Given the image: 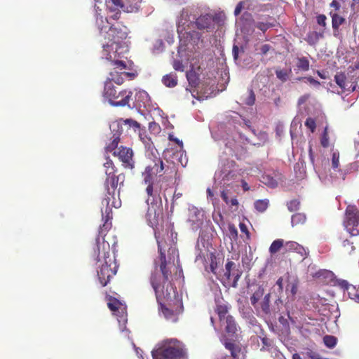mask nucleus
<instances>
[{
    "label": "nucleus",
    "instance_id": "obj_1",
    "mask_svg": "<svg viewBox=\"0 0 359 359\" xmlns=\"http://www.w3.org/2000/svg\"><path fill=\"white\" fill-rule=\"evenodd\" d=\"M158 260L154 261V269L149 282L155 292L160 310L166 320L176 323L182 313L184 306L182 299L171 283L172 272L162 250L161 242L158 241Z\"/></svg>",
    "mask_w": 359,
    "mask_h": 359
},
{
    "label": "nucleus",
    "instance_id": "obj_2",
    "mask_svg": "<svg viewBox=\"0 0 359 359\" xmlns=\"http://www.w3.org/2000/svg\"><path fill=\"white\" fill-rule=\"evenodd\" d=\"M96 24L100 29V35L104 38L102 42V55L116 68L126 69V64L121 58L123 53L127 51L126 47L123 44L128 34L126 26L120 22L109 26L108 18L102 15L96 18Z\"/></svg>",
    "mask_w": 359,
    "mask_h": 359
},
{
    "label": "nucleus",
    "instance_id": "obj_3",
    "mask_svg": "<svg viewBox=\"0 0 359 359\" xmlns=\"http://www.w3.org/2000/svg\"><path fill=\"white\" fill-rule=\"evenodd\" d=\"M214 21V17L210 13L199 14L197 9L189 11L188 8H183L177 24V32L180 41L186 36L188 43L197 44L201 34L197 31L187 32V29L195 27L199 30L208 31Z\"/></svg>",
    "mask_w": 359,
    "mask_h": 359
},
{
    "label": "nucleus",
    "instance_id": "obj_4",
    "mask_svg": "<svg viewBox=\"0 0 359 359\" xmlns=\"http://www.w3.org/2000/svg\"><path fill=\"white\" fill-rule=\"evenodd\" d=\"M106 234L107 233L100 236V231L98 232L92 253V257L97 262H101V257L103 258V262L97 271L99 281L103 287L106 286L111 278L116 275L118 269L115 256L110 252V245L104 239Z\"/></svg>",
    "mask_w": 359,
    "mask_h": 359
},
{
    "label": "nucleus",
    "instance_id": "obj_5",
    "mask_svg": "<svg viewBox=\"0 0 359 359\" xmlns=\"http://www.w3.org/2000/svg\"><path fill=\"white\" fill-rule=\"evenodd\" d=\"M123 180L124 176L122 175L106 177L104 182V189L106 194L102 201L101 211L102 218L104 222L100 227V235H104L111 227V219H112V208H118L121 205V201L119 198L117 186L119 180Z\"/></svg>",
    "mask_w": 359,
    "mask_h": 359
},
{
    "label": "nucleus",
    "instance_id": "obj_6",
    "mask_svg": "<svg viewBox=\"0 0 359 359\" xmlns=\"http://www.w3.org/2000/svg\"><path fill=\"white\" fill-rule=\"evenodd\" d=\"M175 173L174 163H172V166L167 165L163 163L161 158L155 157L142 173L143 184L147 186L145 191H148L149 188L154 190L156 187L158 191H161V182L171 177Z\"/></svg>",
    "mask_w": 359,
    "mask_h": 359
},
{
    "label": "nucleus",
    "instance_id": "obj_7",
    "mask_svg": "<svg viewBox=\"0 0 359 359\" xmlns=\"http://www.w3.org/2000/svg\"><path fill=\"white\" fill-rule=\"evenodd\" d=\"M158 188L152 189L149 188L148 191H146L147 198L146 203L147 204V211L145 215L147 222L148 225L152 227L155 231V238L158 245V241L161 242L162 250L165 254V250L163 249V241L161 238L160 232L157 231V229L159 222L163 219V209L162 204V199L161 196V191H158Z\"/></svg>",
    "mask_w": 359,
    "mask_h": 359
},
{
    "label": "nucleus",
    "instance_id": "obj_8",
    "mask_svg": "<svg viewBox=\"0 0 359 359\" xmlns=\"http://www.w3.org/2000/svg\"><path fill=\"white\" fill-rule=\"evenodd\" d=\"M184 345L177 339L166 340L152 353L153 358L181 359L185 356Z\"/></svg>",
    "mask_w": 359,
    "mask_h": 359
},
{
    "label": "nucleus",
    "instance_id": "obj_9",
    "mask_svg": "<svg viewBox=\"0 0 359 359\" xmlns=\"http://www.w3.org/2000/svg\"><path fill=\"white\" fill-rule=\"evenodd\" d=\"M133 95L131 90L121 89L114 85L110 81H106L104 87L103 96L109 103L115 107L128 105Z\"/></svg>",
    "mask_w": 359,
    "mask_h": 359
},
{
    "label": "nucleus",
    "instance_id": "obj_10",
    "mask_svg": "<svg viewBox=\"0 0 359 359\" xmlns=\"http://www.w3.org/2000/svg\"><path fill=\"white\" fill-rule=\"evenodd\" d=\"M339 166V154L337 151H333L332 155V168L334 171V177L332 175L327 177L325 172L319 168L315 167V170L318 175L320 180L325 184L333 182L336 179L344 180L348 172L346 170L341 169Z\"/></svg>",
    "mask_w": 359,
    "mask_h": 359
},
{
    "label": "nucleus",
    "instance_id": "obj_11",
    "mask_svg": "<svg viewBox=\"0 0 359 359\" xmlns=\"http://www.w3.org/2000/svg\"><path fill=\"white\" fill-rule=\"evenodd\" d=\"M344 226L353 236L359 235V211L354 205H348L345 212Z\"/></svg>",
    "mask_w": 359,
    "mask_h": 359
},
{
    "label": "nucleus",
    "instance_id": "obj_12",
    "mask_svg": "<svg viewBox=\"0 0 359 359\" xmlns=\"http://www.w3.org/2000/svg\"><path fill=\"white\" fill-rule=\"evenodd\" d=\"M334 81L340 88V90H333L332 92L338 95L346 93L347 95L355 90L356 85L352 82H348L344 73H337L334 76Z\"/></svg>",
    "mask_w": 359,
    "mask_h": 359
},
{
    "label": "nucleus",
    "instance_id": "obj_13",
    "mask_svg": "<svg viewBox=\"0 0 359 359\" xmlns=\"http://www.w3.org/2000/svg\"><path fill=\"white\" fill-rule=\"evenodd\" d=\"M113 156L118 157L125 168L130 169L134 168L133 151L130 148L121 146L117 151L113 152Z\"/></svg>",
    "mask_w": 359,
    "mask_h": 359
},
{
    "label": "nucleus",
    "instance_id": "obj_14",
    "mask_svg": "<svg viewBox=\"0 0 359 359\" xmlns=\"http://www.w3.org/2000/svg\"><path fill=\"white\" fill-rule=\"evenodd\" d=\"M111 128H112L113 131H116L115 133L111 137V142L106 146L105 150L107 153H112L114 151H117L118 144L120 142V136L122 133V131H120V123H114Z\"/></svg>",
    "mask_w": 359,
    "mask_h": 359
},
{
    "label": "nucleus",
    "instance_id": "obj_15",
    "mask_svg": "<svg viewBox=\"0 0 359 359\" xmlns=\"http://www.w3.org/2000/svg\"><path fill=\"white\" fill-rule=\"evenodd\" d=\"M236 162L233 161H228L223 168L217 172L219 178L222 180H231L234 179L236 176L234 168L236 166Z\"/></svg>",
    "mask_w": 359,
    "mask_h": 359
},
{
    "label": "nucleus",
    "instance_id": "obj_16",
    "mask_svg": "<svg viewBox=\"0 0 359 359\" xmlns=\"http://www.w3.org/2000/svg\"><path fill=\"white\" fill-rule=\"evenodd\" d=\"M236 267V264L231 260H227L226 264H225V271L224 273V278L225 280H227L228 282L230 280L231 277L233 276V280L231 284V286L233 287H237V283L241 277V273L237 272L236 273L234 272H232V271Z\"/></svg>",
    "mask_w": 359,
    "mask_h": 359
},
{
    "label": "nucleus",
    "instance_id": "obj_17",
    "mask_svg": "<svg viewBox=\"0 0 359 359\" xmlns=\"http://www.w3.org/2000/svg\"><path fill=\"white\" fill-rule=\"evenodd\" d=\"M280 324L279 330V336L281 340L286 344H290V328L288 319L284 316H280L278 319Z\"/></svg>",
    "mask_w": 359,
    "mask_h": 359
},
{
    "label": "nucleus",
    "instance_id": "obj_18",
    "mask_svg": "<svg viewBox=\"0 0 359 359\" xmlns=\"http://www.w3.org/2000/svg\"><path fill=\"white\" fill-rule=\"evenodd\" d=\"M208 259L209 262L210 271L217 276V269L222 264L223 258H221L219 255H217L215 252H210L208 255Z\"/></svg>",
    "mask_w": 359,
    "mask_h": 359
},
{
    "label": "nucleus",
    "instance_id": "obj_19",
    "mask_svg": "<svg viewBox=\"0 0 359 359\" xmlns=\"http://www.w3.org/2000/svg\"><path fill=\"white\" fill-rule=\"evenodd\" d=\"M309 255V251L299 244L293 242V259L302 262L306 260Z\"/></svg>",
    "mask_w": 359,
    "mask_h": 359
},
{
    "label": "nucleus",
    "instance_id": "obj_20",
    "mask_svg": "<svg viewBox=\"0 0 359 359\" xmlns=\"http://www.w3.org/2000/svg\"><path fill=\"white\" fill-rule=\"evenodd\" d=\"M324 34L323 29L311 31L307 33L304 39L310 46H316L320 39L324 38Z\"/></svg>",
    "mask_w": 359,
    "mask_h": 359
},
{
    "label": "nucleus",
    "instance_id": "obj_21",
    "mask_svg": "<svg viewBox=\"0 0 359 359\" xmlns=\"http://www.w3.org/2000/svg\"><path fill=\"white\" fill-rule=\"evenodd\" d=\"M225 348L229 351L231 355H226L224 359H238L241 348L234 341H226L224 343Z\"/></svg>",
    "mask_w": 359,
    "mask_h": 359
},
{
    "label": "nucleus",
    "instance_id": "obj_22",
    "mask_svg": "<svg viewBox=\"0 0 359 359\" xmlns=\"http://www.w3.org/2000/svg\"><path fill=\"white\" fill-rule=\"evenodd\" d=\"M220 323L224 325V330L228 334L233 335L236 334L238 327L232 316H229L224 321Z\"/></svg>",
    "mask_w": 359,
    "mask_h": 359
},
{
    "label": "nucleus",
    "instance_id": "obj_23",
    "mask_svg": "<svg viewBox=\"0 0 359 359\" xmlns=\"http://www.w3.org/2000/svg\"><path fill=\"white\" fill-rule=\"evenodd\" d=\"M106 5L109 11H116L122 9L124 11H130L128 7L124 4L123 0H107Z\"/></svg>",
    "mask_w": 359,
    "mask_h": 359
},
{
    "label": "nucleus",
    "instance_id": "obj_24",
    "mask_svg": "<svg viewBox=\"0 0 359 359\" xmlns=\"http://www.w3.org/2000/svg\"><path fill=\"white\" fill-rule=\"evenodd\" d=\"M309 57L297 55L296 57L295 67L296 70L300 72H306L309 69L310 62Z\"/></svg>",
    "mask_w": 359,
    "mask_h": 359
},
{
    "label": "nucleus",
    "instance_id": "obj_25",
    "mask_svg": "<svg viewBox=\"0 0 359 359\" xmlns=\"http://www.w3.org/2000/svg\"><path fill=\"white\" fill-rule=\"evenodd\" d=\"M201 212L198 210H195L194 214L191 213L189 217V222L193 230H198L203 224V219L199 218Z\"/></svg>",
    "mask_w": 359,
    "mask_h": 359
},
{
    "label": "nucleus",
    "instance_id": "obj_26",
    "mask_svg": "<svg viewBox=\"0 0 359 359\" xmlns=\"http://www.w3.org/2000/svg\"><path fill=\"white\" fill-rule=\"evenodd\" d=\"M299 202L293 200V212L298 209ZM306 216L303 212H293V226L297 224H303L306 222Z\"/></svg>",
    "mask_w": 359,
    "mask_h": 359
},
{
    "label": "nucleus",
    "instance_id": "obj_27",
    "mask_svg": "<svg viewBox=\"0 0 359 359\" xmlns=\"http://www.w3.org/2000/svg\"><path fill=\"white\" fill-rule=\"evenodd\" d=\"M276 284L278 285L280 290H283V288H285L286 291H288L290 290L292 291V286L290 284V276L289 273H287L283 276L279 278L276 282Z\"/></svg>",
    "mask_w": 359,
    "mask_h": 359
},
{
    "label": "nucleus",
    "instance_id": "obj_28",
    "mask_svg": "<svg viewBox=\"0 0 359 359\" xmlns=\"http://www.w3.org/2000/svg\"><path fill=\"white\" fill-rule=\"evenodd\" d=\"M110 65H111V66H112L114 67V69H116V68L114 66H113L111 63H110ZM117 69L121 70L120 69H118V68H117ZM123 75V74H122V72H119L116 70L111 71L109 73L110 77L108 78V79L107 81H110L111 82L115 83L117 85H121L124 81V79L122 76Z\"/></svg>",
    "mask_w": 359,
    "mask_h": 359
},
{
    "label": "nucleus",
    "instance_id": "obj_29",
    "mask_svg": "<svg viewBox=\"0 0 359 359\" xmlns=\"http://www.w3.org/2000/svg\"><path fill=\"white\" fill-rule=\"evenodd\" d=\"M163 83L168 88H173L177 84V76L175 73H170L163 76Z\"/></svg>",
    "mask_w": 359,
    "mask_h": 359
},
{
    "label": "nucleus",
    "instance_id": "obj_30",
    "mask_svg": "<svg viewBox=\"0 0 359 359\" xmlns=\"http://www.w3.org/2000/svg\"><path fill=\"white\" fill-rule=\"evenodd\" d=\"M216 313L218 315L219 320L220 322L224 321L226 317H228L229 315V307L226 304H219L217 305Z\"/></svg>",
    "mask_w": 359,
    "mask_h": 359
},
{
    "label": "nucleus",
    "instance_id": "obj_31",
    "mask_svg": "<svg viewBox=\"0 0 359 359\" xmlns=\"http://www.w3.org/2000/svg\"><path fill=\"white\" fill-rule=\"evenodd\" d=\"M297 181H302L306 177V168L303 163H297L294 167Z\"/></svg>",
    "mask_w": 359,
    "mask_h": 359
},
{
    "label": "nucleus",
    "instance_id": "obj_32",
    "mask_svg": "<svg viewBox=\"0 0 359 359\" xmlns=\"http://www.w3.org/2000/svg\"><path fill=\"white\" fill-rule=\"evenodd\" d=\"M330 14L332 17V26L333 29H338L339 26L345 22V19L332 11H331Z\"/></svg>",
    "mask_w": 359,
    "mask_h": 359
},
{
    "label": "nucleus",
    "instance_id": "obj_33",
    "mask_svg": "<svg viewBox=\"0 0 359 359\" xmlns=\"http://www.w3.org/2000/svg\"><path fill=\"white\" fill-rule=\"evenodd\" d=\"M316 276H318V278H322L325 279V281L327 283L332 281L334 277V274L333 273L332 271L325 269L318 271L316 273Z\"/></svg>",
    "mask_w": 359,
    "mask_h": 359
},
{
    "label": "nucleus",
    "instance_id": "obj_34",
    "mask_svg": "<svg viewBox=\"0 0 359 359\" xmlns=\"http://www.w3.org/2000/svg\"><path fill=\"white\" fill-rule=\"evenodd\" d=\"M264 293V288L261 286H259L257 287V290H255L254 292V293L252 294V295L250 297L251 304L255 307L258 301L263 297Z\"/></svg>",
    "mask_w": 359,
    "mask_h": 359
},
{
    "label": "nucleus",
    "instance_id": "obj_35",
    "mask_svg": "<svg viewBox=\"0 0 359 359\" xmlns=\"http://www.w3.org/2000/svg\"><path fill=\"white\" fill-rule=\"evenodd\" d=\"M324 345L328 348H334L337 344V338L332 335H325L323 339Z\"/></svg>",
    "mask_w": 359,
    "mask_h": 359
},
{
    "label": "nucleus",
    "instance_id": "obj_36",
    "mask_svg": "<svg viewBox=\"0 0 359 359\" xmlns=\"http://www.w3.org/2000/svg\"><path fill=\"white\" fill-rule=\"evenodd\" d=\"M109 309L113 312H118V310L121 309L122 304L117 299L111 297L107 303Z\"/></svg>",
    "mask_w": 359,
    "mask_h": 359
},
{
    "label": "nucleus",
    "instance_id": "obj_37",
    "mask_svg": "<svg viewBox=\"0 0 359 359\" xmlns=\"http://www.w3.org/2000/svg\"><path fill=\"white\" fill-rule=\"evenodd\" d=\"M283 240L277 239L275 240L269 248V252L271 254H275L278 252L283 246Z\"/></svg>",
    "mask_w": 359,
    "mask_h": 359
},
{
    "label": "nucleus",
    "instance_id": "obj_38",
    "mask_svg": "<svg viewBox=\"0 0 359 359\" xmlns=\"http://www.w3.org/2000/svg\"><path fill=\"white\" fill-rule=\"evenodd\" d=\"M268 206L269 200L267 199L257 200L255 202V209L260 212H264L267 209Z\"/></svg>",
    "mask_w": 359,
    "mask_h": 359
},
{
    "label": "nucleus",
    "instance_id": "obj_39",
    "mask_svg": "<svg viewBox=\"0 0 359 359\" xmlns=\"http://www.w3.org/2000/svg\"><path fill=\"white\" fill-rule=\"evenodd\" d=\"M187 78L189 83L192 87H196L198 84V76L194 72H189L187 73Z\"/></svg>",
    "mask_w": 359,
    "mask_h": 359
},
{
    "label": "nucleus",
    "instance_id": "obj_40",
    "mask_svg": "<svg viewBox=\"0 0 359 359\" xmlns=\"http://www.w3.org/2000/svg\"><path fill=\"white\" fill-rule=\"evenodd\" d=\"M348 294L350 299L357 303H359V288L356 289L355 286L350 287Z\"/></svg>",
    "mask_w": 359,
    "mask_h": 359
},
{
    "label": "nucleus",
    "instance_id": "obj_41",
    "mask_svg": "<svg viewBox=\"0 0 359 359\" xmlns=\"http://www.w3.org/2000/svg\"><path fill=\"white\" fill-rule=\"evenodd\" d=\"M326 20H327V18L323 14H320V15H317V17H316L317 23L319 26H320V28L319 29H323V33H325V31L326 29V26H327Z\"/></svg>",
    "mask_w": 359,
    "mask_h": 359
},
{
    "label": "nucleus",
    "instance_id": "obj_42",
    "mask_svg": "<svg viewBox=\"0 0 359 359\" xmlns=\"http://www.w3.org/2000/svg\"><path fill=\"white\" fill-rule=\"evenodd\" d=\"M121 121H123L126 125H128V126L132 128L134 131H137L140 128V124L137 121L131 118H127L125 120L121 119Z\"/></svg>",
    "mask_w": 359,
    "mask_h": 359
},
{
    "label": "nucleus",
    "instance_id": "obj_43",
    "mask_svg": "<svg viewBox=\"0 0 359 359\" xmlns=\"http://www.w3.org/2000/svg\"><path fill=\"white\" fill-rule=\"evenodd\" d=\"M320 143L323 147H327L329 146V137L327 134V126L324 128L323 133L320 138Z\"/></svg>",
    "mask_w": 359,
    "mask_h": 359
},
{
    "label": "nucleus",
    "instance_id": "obj_44",
    "mask_svg": "<svg viewBox=\"0 0 359 359\" xmlns=\"http://www.w3.org/2000/svg\"><path fill=\"white\" fill-rule=\"evenodd\" d=\"M269 298L270 294H267L264 296V298L262 302V309L265 313H269Z\"/></svg>",
    "mask_w": 359,
    "mask_h": 359
},
{
    "label": "nucleus",
    "instance_id": "obj_45",
    "mask_svg": "<svg viewBox=\"0 0 359 359\" xmlns=\"http://www.w3.org/2000/svg\"><path fill=\"white\" fill-rule=\"evenodd\" d=\"M261 340H262V344H263V346L262 348V349H264V350H269V348L272 346L273 345V340H271V339L268 338L267 337L264 336L263 337L261 338Z\"/></svg>",
    "mask_w": 359,
    "mask_h": 359
},
{
    "label": "nucleus",
    "instance_id": "obj_46",
    "mask_svg": "<svg viewBox=\"0 0 359 359\" xmlns=\"http://www.w3.org/2000/svg\"><path fill=\"white\" fill-rule=\"evenodd\" d=\"M255 102V95L252 89L249 90L248 97L244 100L245 104L252 106Z\"/></svg>",
    "mask_w": 359,
    "mask_h": 359
},
{
    "label": "nucleus",
    "instance_id": "obj_47",
    "mask_svg": "<svg viewBox=\"0 0 359 359\" xmlns=\"http://www.w3.org/2000/svg\"><path fill=\"white\" fill-rule=\"evenodd\" d=\"M149 130L154 134H158L161 132V127L158 123L156 122H151L149 124Z\"/></svg>",
    "mask_w": 359,
    "mask_h": 359
},
{
    "label": "nucleus",
    "instance_id": "obj_48",
    "mask_svg": "<svg viewBox=\"0 0 359 359\" xmlns=\"http://www.w3.org/2000/svg\"><path fill=\"white\" fill-rule=\"evenodd\" d=\"M256 27L259 29L262 30V32H266L269 27H271L273 26V24L269 22H258L256 24Z\"/></svg>",
    "mask_w": 359,
    "mask_h": 359
},
{
    "label": "nucleus",
    "instance_id": "obj_49",
    "mask_svg": "<svg viewBox=\"0 0 359 359\" xmlns=\"http://www.w3.org/2000/svg\"><path fill=\"white\" fill-rule=\"evenodd\" d=\"M305 126L313 133L316 128V122L313 118L309 117L305 121Z\"/></svg>",
    "mask_w": 359,
    "mask_h": 359
},
{
    "label": "nucleus",
    "instance_id": "obj_50",
    "mask_svg": "<svg viewBox=\"0 0 359 359\" xmlns=\"http://www.w3.org/2000/svg\"><path fill=\"white\" fill-rule=\"evenodd\" d=\"M276 76L282 81H285L288 79V74L284 70H276Z\"/></svg>",
    "mask_w": 359,
    "mask_h": 359
},
{
    "label": "nucleus",
    "instance_id": "obj_51",
    "mask_svg": "<svg viewBox=\"0 0 359 359\" xmlns=\"http://www.w3.org/2000/svg\"><path fill=\"white\" fill-rule=\"evenodd\" d=\"M173 68L176 71L184 72V66L180 60H175L173 62Z\"/></svg>",
    "mask_w": 359,
    "mask_h": 359
},
{
    "label": "nucleus",
    "instance_id": "obj_52",
    "mask_svg": "<svg viewBox=\"0 0 359 359\" xmlns=\"http://www.w3.org/2000/svg\"><path fill=\"white\" fill-rule=\"evenodd\" d=\"M339 285L343 288L347 290L348 292L350 287H353V285H350L346 280H339L338 281Z\"/></svg>",
    "mask_w": 359,
    "mask_h": 359
},
{
    "label": "nucleus",
    "instance_id": "obj_53",
    "mask_svg": "<svg viewBox=\"0 0 359 359\" xmlns=\"http://www.w3.org/2000/svg\"><path fill=\"white\" fill-rule=\"evenodd\" d=\"M346 96H343L342 97V100L344 102H346L347 103V106H346V108H349L350 107H351L355 102V98L354 97H349V98H346Z\"/></svg>",
    "mask_w": 359,
    "mask_h": 359
},
{
    "label": "nucleus",
    "instance_id": "obj_54",
    "mask_svg": "<svg viewBox=\"0 0 359 359\" xmlns=\"http://www.w3.org/2000/svg\"><path fill=\"white\" fill-rule=\"evenodd\" d=\"M116 171V169L115 167L107 168H105L106 176L107 177L116 176V175H115Z\"/></svg>",
    "mask_w": 359,
    "mask_h": 359
},
{
    "label": "nucleus",
    "instance_id": "obj_55",
    "mask_svg": "<svg viewBox=\"0 0 359 359\" xmlns=\"http://www.w3.org/2000/svg\"><path fill=\"white\" fill-rule=\"evenodd\" d=\"M168 140L170 141L174 142L176 144H177L180 147H183L182 141L180 140L178 138L175 137V136L172 134H169L168 135Z\"/></svg>",
    "mask_w": 359,
    "mask_h": 359
},
{
    "label": "nucleus",
    "instance_id": "obj_56",
    "mask_svg": "<svg viewBox=\"0 0 359 359\" xmlns=\"http://www.w3.org/2000/svg\"><path fill=\"white\" fill-rule=\"evenodd\" d=\"M351 8L354 12H359V0H353Z\"/></svg>",
    "mask_w": 359,
    "mask_h": 359
},
{
    "label": "nucleus",
    "instance_id": "obj_57",
    "mask_svg": "<svg viewBox=\"0 0 359 359\" xmlns=\"http://www.w3.org/2000/svg\"><path fill=\"white\" fill-rule=\"evenodd\" d=\"M343 245H344V247H346V246L348 247L349 249H348L347 250L348 251L349 253H351V252H353L354 250V248H355L354 246L348 240H345L344 241Z\"/></svg>",
    "mask_w": 359,
    "mask_h": 359
},
{
    "label": "nucleus",
    "instance_id": "obj_58",
    "mask_svg": "<svg viewBox=\"0 0 359 359\" xmlns=\"http://www.w3.org/2000/svg\"><path fill=\"white\" fill-rule=\"evenodd\" d=\"M309 95H308V94L301 96L299 97V99L298 100V105L301 106L302 104L306 102L307 101V100L309 99Z\"/></svg>",
    "mask_w": 359,
    "mask_h": 359
},
{
    "label": "nucleus",
    "instance_id": "obj_59",
    "mask_svg": "<svg viewBox=\"0 0 359 359\" xmlns=\"http://www.w3.org/2000/svg\"><path fill=\"white\" fill-rule=\"evenodd\" d=\"M221 197L222 198V200L227 204L229 205V201L230 199L229 198V196H228V194H227V192L226 191H222L221 192Z\"/></svg>",
    "mask_w": 359,
    "mask_h": 359
},
{
    "label": "nucleus",
    "instance_id": "obj_60",
    "mask_svg": "<svg viewBox=\"0 0 359 359\" xmlns=\"http://www.w3.org/2000/svg\"><path fill=\"white\" fill-rule=\"evenodd\" d=\"M303 79L307 80V81L309 82L312 85H314V86L320 85V82L314 79L313 78H312L311 76L310 77H304V78H303Z\"/></svg>",
    "mask_w": 359,
    "mask_h": 359
},
{
    "label": "nucleus",
    "instance_id": "obj_61",
    "mask_svg": "<svg viewBox=\"0 0 359 359\" xmlns=\"http://www.w3.org/2000/svg\"><path fill=\"white\" fill-rule=\"evenodd\" d=\"M112 14L109 16V18L113 20H118L120 17V10L116 11H110Z\"/></svg>",
    "mask_w": 359,
    "mask_h": 359
},
{
    "label": "nucleus",
    "instance_id": "obj_62",
    "mask_svg": "<svg viewBox=\"0 0 359 359\" xmlns=\"http://www.w3.org/2000/svg\"><path fill=\"white\" fill-rule=\"evenodd\" d=\"M330 6L334 8L335 11H339L341 7V5L337 1V0H332V1L330 4Z\"/></svg>",
    "mask_w": 359,
    "mask_h": 359
},
{
    "label": "nucleus",
    "instance_id": "obj_63",
    "mask_svg": "<svg viewBox=\"0 0 359 359\" xmlns=\"http://www.w3.org/2000/svg\"><path fill=\"white\" fill-rule=\"evenodd\" d=\"M271 48V46L269 44H264L261 47V52L262 54H266Z\"/></svg>",
    "mask_w": 359,
    "mask_h": 359
},
{
    "label": "nucleus",
    "instance_id": "obj_64",
    "mask_svg": "<svg viewBox=\"0 0 359 359\" xmlns=\"http://www.w3.org/2000/svg\"><path fill=\"white\" fill-rule=\"evenodd\" d=\"M106 160H107L106 162L104 163V167L105 168H110V167H115L113 161L109 157H107Z\"/></svg>",
    "mask_w": 359,
    "mask_h": 359
}]
</instances>
